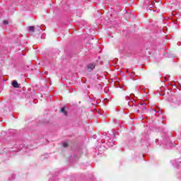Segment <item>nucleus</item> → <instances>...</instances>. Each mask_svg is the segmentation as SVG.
I'll return each mask as SVG.
<instances>
[{
  "instance_id": "obj_1",
  "label": "nucleus",
  "mask_w": 181,
  "mask_h": 181,
  "mask_svg": "<svg viewBox=\"0 0 181 181\" xmlns=\"http://www.w3.org/2000/svg\"><path fill=\"white\" fill-rule=\"evenodd\" d=\"M95 66H97L95 62L88 64V65L86 66L88 71H89V72L93 71V70H94V69H95Z\"/></svg>"
},
{
  "instance_id": "obj_2",
  "label": "nucleus",
  "mask_w": 181,
  "mask_h": 181,
  "mask_svg": "<svg viewBox=\"0 0 181 181\" xmlns=\"http://www.w3.org/2000/svg\"><path fill=\"white\" fill-rule=\"evenodd\" d=\"M132 97H135V95L131 94L130 96H126L125 99L127 101H129V103L132 104V103H136V100L132 98Z\"/></svg>"
},
{
  "instance_id": "obj_3",
  "label": "nucleus",
  "mask_w": 181,
  "mask_h": 181,
  "mask_svg": "<svg viewBox=\"0 0 181 181\" xmlns=\"http://www.w3.org/2000/svg\"><path fill=\"white\" fill-rule=\"evenodd\" d=\"M106 139L105 140V142H106V144L109 146H114V140L110 139V136H106Z\"/></svg>"
},
{
  "instance_id": "obj_4",
  "label": "nucleus",
  "mask_w": 181,
  "mask_h": 181,
  "mask_svg": "<svg viewBox=\"0 0 181 181\" xmlns=\"http://www.w3.org/2000/svg\"><path fill=\"white\" fill-rule=\"evenodd\" d=\"M163 144L165 145V148H172V142L170 141V140H168L167 142L164 140Z\"/></svg>"
},
{
  "instance_id": "obj_5",
  "label": "nucleus",
  "mask_w": 181,
  "mask_h": 181,
  "mask_svg": "<svg viewBox=\"0 0 181 181\" xmlns=\"http://www.w3.org/2000/svg\"><path fill=\"white\" fill-rule=\"evenodd\" d=\"M66 108H67V106H64L63 107L61 108V112H62V114H64V115H65L66 117H67L68 113L66 111Z\"/></svg>"
},
{
  "instance_id": "obj_6",
  "label": "nucleus",
  "mask_w": 181,
  "mask_h": 181,
  "mask_svg": "<svg viewBox=\"0 0 181 181\" xmlns=\"http://www.w3.org/2000/svg\"><path fill=\"white\" fill-rule=\"evenodd\" d=\"M12 86L14 88H19V83H18V81L16 80L13 81Z\"/></svg>"
},
{
  "instance_id": "obj_7",
  "label": "nucleus",
  "mask_w": 181,
  "mask_h": 181,
  "mask_svg": "<svg viewBox=\"0 0 181 181\" xmlns=\"http://www.w3.org/2000/svg\"><path fill=\"white\" fill-rule=\"evenodd\" d=\"M28 30H29V32H32V33H34V32H35V26H33V25L29 26L28 27Z\"/></svg>"
},
{
  "instance_id": "obj_8",
  "label": "nucleus",
  "mask_w": 181,
  "mask_h": 181,
  "mask_svg": "<svg viewBox=\"0 0 181 181\" xmlns=\"http://www.w3.org/2000/svg\"><path fill=\"white\" fill-rule=\"evenodd\" d=\"M140 106L141 107L142 110H146V103H140Z\"/></svg>"
},
{
  "instance_id": "obj_9",
  "label": "nucleus",
  "mask_w": 181,
  "mask_h": 181,
  "mask_svg": "<svg viewBox=\"0 0 181 181\" xmlns=\"http://www.w3.org/2000/svg\"><path fill=\"white\" fill-rule=\"evenodd\" d=\"M136 103H135V102H132V103H128V105H129V107H133L134 105H135V107H136V105H136Z\"/></svg>"
},
{
  "instance_id": "obj_10",
  "label": "nucleus",
  "mask_w": 181,
  "mask_h": 181,
  "mask_svg": "<svg viewBox=\"0 0 181 181\" xmlns=\"http://www.w3.org/2000/svg\"><path fill=\"white\" fill-rule=\"evenodd\" d=\"M63 147L64 148H68L69 147V144H67V142H64L63 143Z\"/></svg>"
},
{
  "instance_id": "obj_11",
  "label": "nucleus",
  "mask_w": 181,
  "mask_h": 181,
  "mask_svg": "<svg viewBox=\"0 0 181 181\" xmlns=\"http://www.w3.org/2000/svg\"><path fill=\"white\" fill-rule=\"evenodd\" d=\"M176 103L177 104V105H181V100L177 99L176 100Z\"/></svg>"
},
{
  "instance_id": "obj_12",
  "label": "nucleus",
  "mask_w": 181,
  "mask_h": 181,
  "mask_svg": "<svg viewBox=\"0 0 181 181\" xmlns=\"http://www.w3.org/2000/svg\"><path fill=\"white\" fill-rule=\"evenodd\" d=\"M3 23H4V25H9V22H8V21H6V20L4 21H3Z\"/></svg>"
},
{
  "instance_id": "obj_13",
  "label": "nucleus",
  "mask_w": 181,
  "mask_h": 181,
  "mask_svg": "<svg viewBox=\"0 0 181 181\" xmlns=\"http://www.w3.org/2000/svg\"><path fill=\"white\" fill-rule=\"evenodd\" d=\"M148 8H149V9L151 10V11H152V8H153V4H149L148 5Z\"/></svg>"
},
{
  "instance_id": "obj_14",
  "label": "nucleus",
  "mask_w": 181,
  "mask_h": 181,
  "mask_svg": "<svg viewBox=\"0 0 181 181\" xmlns=\"http://www.w3.org/2000/svg\"><path fill=\"white\" fill-rule=\"evenodd\" d=\"M153 111H155L156 112H159V110H158L157 109H154V110H153Z\"/></svg>"
},
{
  "instance_id": "obj_15",
  "label": "nucleus",
  "mask_w": 181,
  "mask_h": 181,
  "mask_svg": "<svg viewBox=\"0 0 181 181\" xmlns=\"http://www.w3.org/2000/svg\"><path fill=\"white\" fill-rule=\"evenodd\" d=\"M11 177H13V179H15V175H12Z\"/></svg>"
},
{
  "instance_id": "obj_16",
  "label": "nucleus",
  "mask_w": 181,
  "mask_h": 181,
  "mask_svg": "<svg viewBox=\"0 0 181 181\" xmlns=\"http://www.w3.org/2000/svg\"><path fill=\"white\" fill-rule=\"evenodd\" d=\"M115 133H113V138H115Z\"/></svg>"
},
{
  "instance_id": "obj_17",
  "label": "nucleus",
  "mask_w": 181,
  "mask_h": 181,
  "mask_svg": "<svg viewBox=\"0 0 181 181\" xmlns=\"http://www.w3.org/2000/svg\"><path fill=\"white\" fill-rule=\"evenodd\" d=\"M156 141H158V139H156Z\"/></svg>"
}]
</instances>
